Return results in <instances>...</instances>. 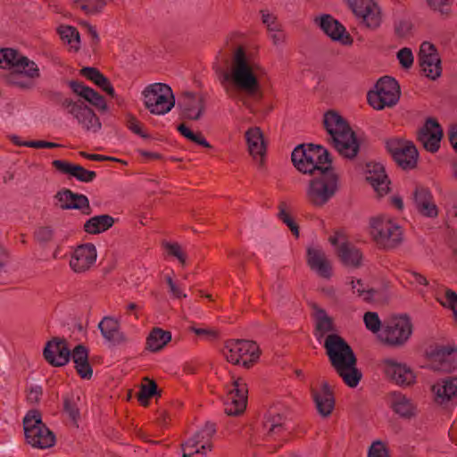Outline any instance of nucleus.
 Returning a JSON list of instances; mask_svg holds the SVG:
<instances>
[{
  "label": "nucleus",
  "instance_id": "47",
  "mask_svg": "<svg viewBox=\"0 0 457 457\" xmlns=\"http://www.w3.org/2000/svg\"><path fill=\"white\" fill-rule=\"evenodd\" d=\"M437 300L443 306L453 311L454 319L457 321V294L451 289H445L442 296H437Z\"/></svg>",
  "mask_w": 457,
  "mask_h": 457
},
{
  "label": "nucleus",
  "instance_id": "62",
  "mask_svg": "<svg viewBox=\"0 0 457 457\" xmlns=\"http://www.w3.org/2000/svg\"><path fill=\"white\" fill-rule=\"evenodd\" d=\"M406 279L411 284L423 285V286L428 285L427 278L423 275H421L416 271L407 272Z\"/></svg>",
  "mask_w": 457,
  "mask_h": 457
},
{
  "label": "nucleus",
  "instance_id": "46",
  "mask_svg": "<svg viewBox=\"0 0 457 457\" xmlns=\"http://www.w3.org/2000/svg\"><path fill=\"white\" fill-rule=\"evenodd\" d=\"M77 5L87 14H96L104 8L106 0H78Z\"/></svg>",
  "mask_w": 457,
  "mask_h": 457
},
{
  "label": "nucleus",
  "instance_id": "6",
  "mask_svg": "<svg viewBox=\"0 0 457 457\" xmlns=\"http://www.w3.org/2000/svg\"><path fill=\"white\" fill-rule=\"evenodd\" d=\"M291 159L295 167L303 173L322 171L331 166L328 151L320 145H300L292 152Z\"/></svg>",
  "mask_w": 457,
  "mask_h": 457
},
{
  "label": "nucleus",
  "instance_id": "61",
  "mask_svg": "<svg viewBox=\"0 0 457 457\" xmlns=\"http://www.w3.org/2000/svg\"><path fill=\"white\" fill-rule=\"evenodd\" d=\"M165 280L170 287V292L175 298H185L187 297L186 294H183L182 290L173 281L172 277L168 275L165 277Z\"/></svg>",
  "mask_w": 457,
  "mask_h": 457
},
{
  "label": "nucleus",
  "instance_id": "2",
  "mask_svg": "<svg viewBox=\"0 0 457 457\" xmlns=\"http://www.w3.org/2000/svg\"><path fill=\"white\" fill-rule=\"evenodd\" d=\"M324 348L331 366L349 387H356L361 379V372L357 369V360L351 346L337 334L328 335Z\"/></svg>",
  "mask_w": 457,
  "mask_h": 457
},
{
  "label": "nucleus",
  "instance_id": "53",
  "mask_svg": "<svg viewBox=\"0 0 457 457\" xmlns=\"http://www.w3.org/2000/svg\"><path fill=\"white\" fill-rule=\"evenodd\" d=\"M63 409L70 418L74 421L79 418V410L76 401L72 397L65 396L63 399Z\"/></svg>",
  "mask_w": 457,
  "mask_h": 457
},
{
  "label": "nucleus",
  "instance_id": "43",
  "mask_svg": "<svg viewBox=\"0 0 457 457\" xmlns=\"http://www.w3.org/2000/svg\"><path fill=\"white\" fill-rule=\"evenodd\" d=\"M144 381L137 393V400L143 406H146L149 399L157 395V384L147 378Z\"/></svg>",
  "mask_w": 457,
  "mask_h": 457
},
{
  "label": "nucleus",
  "instance_id": "32",
  "mask_svg": "<svg viewBox=\"0 0 457 457\" xmlns=\"http://www.w3.org/2000/svg\"><path fill=\"white\" fill-rule=\"evenodd\" d=\"M388 403L393 411L403 419H411L417 414V406L405 395L393 392L388 396Z\"/></svg>",
  "mask_w": 457,
  "mask_h": 457
},
{
  "label": "nucleus",
  "instance_id": "41",
  "mask_svg": "<svg viewBox=\"0 0 457 457\" xmlns=\"http://www.w3.org/2000/svg\"><path fill=\"white\" fill-rule=\"evenodd\" d=\"M204 112V103L201 97L187 99L183 106L181 116L183 119L197 120Z\"/></svg>",
  "mask_w": 457,
  "mask_h": 457
},
{
  "label": "nucleus",
  "instance_id": "48",
  "mask_svg": "<svg viewBox=\"0 0 457 457\" xmlns=\"http://www.w3.org/2000/svg\"><path fill=\"white\" fill-rule=\"evenodd\" d=\"M125 124L128 129L132 133L143 137L149 138V135L143 129V124L132 113H127L125 117Z\"/></svg>",
  "mask_w": 457,
  "mask_h": 457
},
{
  "label": "nucleus",
  "instance_id": "26",
  "mask_svg": "<svg viewBox=\"0 0 457 457\" xmlns=\"http://www.w3.org/2000/svg\"><path fill=\"white\" fill-rule=\"evenodd\" d=\"M264 436L267 441H283L288 435L287 419L281 413L270 411L263 422Z\"/></svg>",
  "mask_w": 457,
  "mask_h": 457
},
{
  "label": "nucleus",
  "instance_id": "50",
  "mask_svg": "<svg viewBox=\"0 0 457 457\" xmlns=\"http://www.w3.org/2000/svg\"><path fill=\"white\" fill-rule=\"evenodd\" d=\"M278 218L290 228L292 233L297 237L299 236V228L291 215L286 211V204L280 203L278 205Z\"/></svg>",
  "mask_w": 457,
  "mask_h": 457
},
{
  "label": "nucleus",
  "instance_id": "54",
  "mask_svg": "<svg viewBox=\"0 0 457 457\" xmlns=\"http://www.w3.org/2000/svg\"><path fill=\"white\" fill-rule=\"evenodd\" d=\"M397 59L404 69H409L413 64V54L410 48L404 47L398 51Z\"/></svg>",
  "mask_w": 457,
  "mask_h": 457
},
{
  "label": "nucleus",
  "instance_id": "45",
  "mask_svg": "<svg viewBox=\"0 0 457 457\" xmlns=\"http://www.w3.org/2000/svg\"><path fill=\"white\" fill-rule=\"evenodd\" d=\"M178 131L185 137L189 141H192L199 145H202L206 148H210L211 145L205 139L201 132H193L185 124H179L177 128Z\"/></svg>",
  "mask_w": 457,
  "mask_h": 457
},
{
  "label": "nucleus",
  "instance_id": "8",
  "mask_svg": "<svg viewBox=\"0 0 457 457\" xmlns=\"http://www.w3.org/2000/svg\"><path fill=\"white\" fill-rule=\"evenodd\" d=\"M337 189L338 178L331 167L327 168L310 181L306 197L312 205L321 207L336 195Z\"/></svg>",
  "mask_w": 457,
  "mask_h": 457
},
{
  "label": "nucleus",
  "instance_id": "30",
  "mask_svg": "<svg viewBox=\"0 0 457 457\" xmlns=\"http://www.w3.org/2000/svg\"><path fill=\"white\" fill-rule=\"evenodd\" d=\"M321 29L333 40L339 41L343 45H351L352 37L346 32L345 28L329 14H324L315 19Z\"/></svg>",
  "mask_w": 457,
  "mask_h": 457
},
{
  "label": "nucleus",
  "instance_id": "29",
  "mask_svg": "<svg viewBox=\"0 0 457 457\" xmlns=\"http://www.w3.org/2000/svg\"><path fill=\"white\" fill-rule=\"evenodd\" d=\"M412 202L416 210L421 215L428 218L437 216V207L428 188L417 186L412 193Z\"/></svg>",
  "mask_w": 457,
  "mask_h": 457
},
{
  "label": "nucleus",
  "instance_id": "21",
  "mask_svg": "<svg viewBox=\"0 0 457 457\" xmlns=\"http://www.w3.org/2000/svg\"><path fill=\"white\" fill-rule=\"evenodd\" d=\"M419 61L426 77L435 80L441 76V60L433 44L426 41L420 45Z\"/></svg>",
  "mask_w": 457,
  "mask_h": 457
},
{
  "label": "nucleus",
  "instance_id": "35",
  "mask_svg": "<svg viewBox=\"0 0 457 457\" xmlns=\"http://www.w3.org/2000/svg\"><path fill=\"white\" fill-rule=\"evenodd\" d=\"M69 85L75 94L84 98L91 104L104 111L107 109L104 98L93 88L79 81H71Z\"/></svg>",
  "mask_w": 457,
  "mask_h": 457
},
{
  "label": "nucleus",
  "instance_id": "22",
  "mask_svg": "<svg viewBox=\"0 0 457 457\" xmlns=\"http://www.w3.org/2000/svg\"><path fill=\"white\" fill-rule=\"evenodd\" d=\"M54 199L56 206L62 210H78L84 215H89L92 212L88 198L85 195L74 193L71 189L64 188L58 191Z\"/></svg>",
  "mask_w": 457,
  "mask_h": 457
},
{
  "label": "nucleus",
  "instance_id": "52",
  "mask_svg": "<svg viewBox=\"0 0 457 457\" xmlns=\"http://www.w3.org/2000/svg\"><path fill=\"white\" fill-rule=\"evenodd\" d=\"M350 284L353 292L357 294L358 296L362 297L365 301H369L373 297V290L367 289L361 279L352 278Z\"/></svg>",
  "mask_w": 457,
  "mask_h": 457
},
{
  "label": "nucleus",
  "instance_id": "19",
  "mask_svg": "<svg viewBox=\"0 0 457 457\" xmlns=\"http://www.w3.org/2000/svg\"><path fill=\"white\" fill-rule=\"evenodd\" d=\"M429 367L433 370L452 372L457 370V349L450 346H436L427 352Z\"/></svg>",
  "mask_w": 457,
  "mask_h": 457
},
{
  "label": "nucleus",
  "instance_id": "40",
  "mask_svg": "<svg viewBox=\"0 0 457 457\" xmlns=\"http://www.w3.org/2000/svg\"><path fill=\"white\" fill-rule=\"evenodd\" d=\"M171 333L161 328H154L146 337L145 348L150 352H159L170 342Z\"/></svg>",
  "mask_w": 457,
  "mask_h": 457
},
{
  "label": "nucleus",
  "instance_id": "57",
  "mask_svg": "<svg viewBox=\"0 0 457 457\" xmlns=\"http://www.w3.org/2000/svg\"><path fill=\"white\" fill-rule=\"evenodd\" d=\"M368 457H389L386 445L380 442H374L370 447Z\"/></svg>",
  "mask_w": 457,
  "mask_h": 457
},
{
  "label": "nucleus",
  "instance_id": "58",
  "mask_svg": "<svg viewBox=\"0 0 457 457\" xmlns=\"http://www.w3.org/2000/svg\"><path fill=\"white\" fill-rule=\"evenodd\" d=\"M191 330L198 337L207 340L216 339L219 337L218 330L212 328H191Z\"/></svg>",
  "mask_w": 457,
  "mask_h": 457
},
{
  "label": "nucleus",
  "instance_id": "11",
  "mask_svg": "<svg viewBox=\"0 0 457 457\" xmlns=\"http://www.w3.org/2000/svg\"><path fill=\"white\" fill-rule=\"evenodd\" d=\"M222 353L228 362L249 368L257 362L261 352L258 345L253 341L230 339L225 342Z\"/></svg>",
  "mask_w": 457,
  "mask_h": 457
},
{
  "label": "nucleus",
  "instance_id": "34",
  "mask_svg": "<svg viewBox=\"0 0 457 457\" xmlns=\"http://www.w3.org/2000/svg\"><path fill=\"white\" fill-rule=\"evenodd\" d=\"M249 154L253 159L262 161L266 153V145L262 129L259 127L249 128L245 133Z\"/></svg>",
  "mask_w": 457,
  "mask_h": 457
},
{
  "label": "nucleus",
  "instance_id": "4",
  "mask_svg": "<svg viewBox=\"0 0 457 457\" xmlns=\"http://www.w3.org/2000/svg\"><path fill=\"white\" fill-rule=\"evenodd\" d=\"M323 123L329 141L338 154L353 159L359 153L360 144L347 121L338 112L328 111L324 114Z\"/></svg>",
  "mask_w": 457,
  "mask_h": 457
},
{
  "label": "nucleus",
  "instance_id": "12",
  "mask_svg": "<svg viewBox=\"0 0 457 457\" xmlns=\"http://www.w3.org/2000/svg\"><path fill=\"white\" fill-rule=\"evenodd\" d=\"M401 89L396 79L385 76L378 80L375 89L367 95L369 104L377 111L395 106L400 100Z\"/></svg>",
  "mask_w": 457,
  "mask_h": 457
},
{
  "label": "nucleus",
  "instance_id": "5",
  "mask_svg": "<svg viewBox=\"0 0 457 457\" xmlns=\"http://www.w3.org/2000/svg\"><path fill=\"white\" fill-rule=\"evenodd\" d=\"M369 234L376 245L384 249L395 248L403 240L402 227L386 215H378L370 219Z\"/></svg>",
  "mask_w": 457,
  "mask_h": 457
},
{
  "label": "nucleus",
  "instance_id": "24",
  "mask_svg": "<svg viewBox=\"0 0 457 457\" xmlns=\"http://www.w3.org/2000/svg\"><path fill=\"white\" fill-rule=\"evenodd\" d=\"M46 361L55 367L67 364L71 358V351L65 339L54 337L48 341L43 352Z\"/></svg>",
  "mask_w": 457,
  "mask_h": 457
},
{
  "label": "nucleus",
  "instance_id": "59",
  "mask_svg": "<svg viewBox=\"0 0 457 457\" xmlns=\"http://www.w3.org/2000/svg\"><path fill=\"white\" fill-rule=\"evenodd\" d=\"M23 146L32 147V148H56L60 147L61 145L44 141V140H35V141H24L22 144H21Z\"/></svg>",
  "mask_w": 457,
  "mask_h": 457
},
{
  "label": "nucleus",
  "instance_id": "15",
  "mask_svg": "<svg viewBox=\"0 0 457 457\" xmlns=\"http://www.w3.org/2000/svg\"><path fill=\"white\" fill-rule=\"evenodd\" d=\"M386 146L401 168L408 170L416 166L418 151L411 141L394 137L386 142Z\"/></svg>",
  "mask_w": 457,
  "mask_h": 457
},
{
  "label": "nucleus",
  "instance_id": "28",
  "mask_svg": "<svg viewBox=\"0 0 457 457\" xmlns=\"http://www.w3.org/2000/svg\"><path fill=\"white\" fill-rule=\"evenodd\" d=\"M98 328L103 337L113 345H120L128 342V337L121 330L119 320L114 317H104L98 324Z\"/></svg>",
  "mask_w": 457,
  "mask_h": 457
},
{
  "label": "nucleus",
  "instance_id": "44",
  "mask_svg": "<svg viewBox=\"0 0 457 457\" xmlns=\"http://www.w3.org/2000/svg\"><path fill=\"white\" fill-rule=\"evenodd\" d=\"M59 34L61 38L70 45L71 48L75 50L79 48V34L75 28L71 26L61 27Z\"/></svg>",
  "mask_w": 457,
  "mask_h": 457
},
{
  "label": "nucleus",
  "instance_id": "36",
  "mask_svg": "<svg viewBox=\"0 0 457 457\" xmlns=\"http://www.w3.org/2000/svg\"><path fill=\"white\" fill-rule=\"evenodd\" d=\"M71 356L75 363V369L82 378L89 379L92 377L93 370L88 362V350L82 345H77Z\"/></svg>",
  "mask_w": 457,
  "mask_h": 457
},
{
  "label": "nucleus",
  "instance_id": "14",
  "mask_svg": "<svg viewBox=\"0 0 457 457\" xmlns=\"http://www.w3.org/2000/svg\"><path fill=\"white\" fill-rule=\"evenodd\" d=\"M61 106L76 119L86 131L96 133L100 130L102 124L99 118L84 102L66 97L62 100Z\"/></svg>",
  "mask_w": 457,
  "mask_h": 457
},
{
  "label": "nucleus",
  "instance_id": "63",
  "mask_svg": "<svg viewBox=\"0 0 457 457\" xmlns=\"http://www.w3.org/2000/svg\"><path fill=\"white\" fill-rule=\"evenodd\" d=\"M42 395V388L40 386H35L29 388L27 393V400L31 404L37 403Z\"/></svg>",
  "mask_w": 457,
  "mask_h": 457
},
{
  "label": "nucleus",
  "instance_id": "38",
  "mask_svg": "<svg viewBox=\"0 0 457 457\" xmlns=\"http://www.w3.org/2000/svg\"><path fill=\"white\" fill-rule=\"evenodd\" d=\"M115 223V220L109 214H101L91 217L83 226L84 231L90 235H97L105 232Z\"/></svg>",
  "mask_w": 457,
  "mask_h": 457
},
{
  "label": "nucleus",
  "instance_id": "3",
  "mask_svg": "<svg viewBox=\"0 0 457 457\" xmlns=\"http://www.w3.org/2000/svg\"><path fill=\"white\" fill-rule=\"evenodd\" d=\"M0 68L10 71L6 82L22 90L34 88L41 77L38 65L12 48L0 49Z\"/></svg>",
  "mask_w": 457,
  "mask_h": 457
},
{
  "label": "nucleus",
  "instance_id": "7",
  "mask_svg": "<svg viewBox=\"0 0 457 457\" xmlns=\"http://www.w3.org/2000/svg\"><path fill=\"white\" fill-rule=\"evenodd\" d=\"M413 325L407 315L393 316L383 321L379 341L391 347H402L411 338Z\"/></svg>",
  "mask_w": 457,
  "mask_h": 457
},
{
  "label": "nucleus",
  "instance_id": "56",
  "mask_svg": "<svg viewBox=\"0 0 457 457\" xmlns=\"http://www.w3.org/2000/svg\"><path fill=\"white\" fill-rule=\"evenodd\" d=\"M261 13L262 21L263 24L266 25L269 32L281 28V24L278 21L277 17L274 14L267 11H262Z\"/></svg>",
  "mask_w": 457,
  "mask_h": 457
},
{
  "label": "nucleus",
  "instance_id": "23",
  "mask_svg": "<svg viewBox=\"0 0 457 457\" xmlns=\"http://www.w3.org/2000/svg\"><path fill=\"white\" fill-rule=\"evenodd\" d=\"M383 370L386 378L401 386H408L415 382L412 370L405 363L398 362L393 359H386L382 362Z\"/></svg>",
  "mask_w": 457,
  "mask_h": 457
},
{
  "label": "nucleus",
  "instance_id": "31",
  "mask_svg": "<svg viewBox=\"0 0 457 457\" xmlns=\"http://www.w3.org/2000/svg\"><path fill=\"white\" fill-rule=\"evenodd\" d=\"M52 166L61 174L74 178L83 183L92 182L96 178L95 171L64 160H54L52 162Z\"/></svg>",
  "mask_w": 457,
  "mask_h": 457
},
{
  "label": "nucleus",
  "instance_id": "20",
  "mask_svg": "<svg viewBox=\"0 0 457 457\" xmlns=\"http://www.w3.org/2000/svg\"><path fill=\"white\" fill-rule=\"evenodd\" d=\"M97 251L91 244H83L77 246L71 254L69 265L73 272L81 274L88 271L96 263Z\"/></svg>",
  "mask_w": 457,
  "mask_h": 457
},
{
  "label": "nucleus",
  "instance_id": "1",
  "mask_svg": "<svg viewBox=\"0 0 457 457\" xmlns=\"http://www.w3.org/2000/svg\"><path fill=\"white\" fill-rule=\"evenodd\" d=\"M264 71L242 46H238L232 56L229 70L222 74L220 84L226 93L232 96V88L244 94L239 101L249 111L255 113L251 99L258 102L263 97L260 78Z\"/></svg>",
  "mask_w": 457,
  "mask_h": 457
},
{
  "label": "nucleus",
  "instance_id": "16",
  "mask_svg": "<svg viewBox=\"0 0 457 457\" xmlns=\"http://www.w3.org/2000/svg\"><path fill=\"white\" fill-rule=\"evenodd\" d=\"M215 433L213 424H206L182 445L183 457L205 456L212 451V437Z\"/></svg>",
  "mask_w": 457,
  "mask_h": 457
},
{
  "label": "nucleus",
  "instance_id": "10",
  "mask_svg": "<svg viewBox=\"0 0 457 457\" xmlns=\"http://www.w3.org/2000/svg\"><path fill=\"white\" fill-rule=\"evenodd\" d=\"M142 96L145 107L154 115H164L175 105V96L170 87L163 83L148 85Z\"/></svg>",
  "mask_w": 457,
  "mask_h": 457
},
{
  "label": "nucleus",
  "instance_id": "64",
  "mask_svg": "<svg viewBox=\"0 0 457 457\" xmlns=\"http://www.w3.org/2000/svg\"><path fill=\"white\" fill-rule=\"evenodd\" d=\"M53 234V229L51 228L42 227L37 230L36 237L38 241L46 242L52 239Z\"/></svg>",
  "mask_w": 457,
  "mask_h": 457
},
{
  "label": "nucleus",
  "instance_id": "55",
  "mask_svg": "<svg viewBox=\"0 0 457 457\" xmlns=\"http://www.w3.org/2000/svg\"><path fill=\"white\" fill-rule=\"evenodd\" d=\"M80 74L93 83L99 84V81L104 78V74L99 70L94 67H84L80 70Z\"/></svg>",
  "mask_w": 457,
  "mask_h": 457
},
{
  "label": "nucleus",
  "instance_id": "60",
  "mask_svg": "<svg viewBox=\"0 0 457 457\" xmlns=\"http://www.w3.org/2000/svg\"><path fill=\"white\" fill-rule=\"evenodd\" d=\"M411 29L412 24L410 21L407 20H401L395 26V33L400 37H405L411 32Z\"/></svg>",
  "mask_w": 457,
  "mask_h": 457
},
{
  "label": "nucleus",
  "instance_id": "33",
  "mask_svg": "<svg viewBox=\"0 0 457 457\" xmlns=\"http://www.w3.org/2000/svg\"><path fill=\"white\" fill-rule=\"evenodd\" d=\"M312 397L319 413L323 417H328L335 406V399L332 391L327 382H322L321 387L312 389Z\"/></svg>",
  "mask_w": 457,
  "mask_h": 457
},
{
  "label": "nucleus",
  "instance_id": "17",
  "mask_svg": "<svg viewBox=\"0 0 457 457\" xmlns=\"http://www.w3.org/2000/svg\"><path fill=\"white\" fill-rule=\"evenodd\" d=\"M328 241L333 246L337 247V254L345 266L355 269L361 265L362 253L356 246L347 242L343 232H335L328 237Z\"/></svg>",
  "mask_w": 457,
  "mask_h": 457
},
{
  "label": "nucleus",
  "instance_id": "27",
  "mask_svg": "<svg viewBox=\"0 0 457 457\" xmlns=\"http://www.w3.org/2000/svg\"><path fill=\"white\" fill-rule=\"evenodd\" d=\"M306 262L310 269L323 278L332 276V265L325 252L318 246H309L306 250Z\"/></svg>",
  "mask_w": 457,
  "mask_h": 457
},
{
  "label": "nucleus",
  "instance_id": "42",
  "mask_svg": "<svg viewBox=\"0 0 457 457\" xmlns=\"http://www.w3.org/2000/svg\"><path fill=\"white\" fill-rule=\"evenodd\" d=\"M316 332L315 336L318 340L326 334L334 330L333 320L328 316L323 309H317L315 312Z\"/></svg>",
  "mask_w": 457,
  "mask_h": 457
},
{
  "label": "nucleus",
  "instance_id": "25",
  "mask_svg": "<svg viewBox=\"0 0 457 457\" xmlns=\"http://www.w3.org/2000/svg\"><path fill=\"white\" fill-rule=\"evenodd\" d=\"M443 129L435 119H428L418 134V139L427 151L436 153L440 147Z\"/></svg>",
  "mask_w": 457,
  "mask_h": 457
},
{
  "label": "nucleus",
  "instance_id": "18",
  "mask_svg": "<svg viewBox=\"0 0 457 457\" xmlns=\"http://www.w3.org/2000/svg\"><path fill=\"white\" fill-rule=\"evenodd\" d=\"M247 386L240 378L233 379L224 401V411L229 416H237L244 412L247 403Z\"/></svg>",
  "mask_w": 457,
  "mask_h": 457
},
{
  "label": "nucleus",
  "instance_id": "49",
  "mask_svg": "<svg viewBox=\"0 0 457 457\" xmlns=\"http://www.w3.org/2000/svg\"><path fill=\"white\" fill-rule=\"evenodd\" d=\"M364 324L370 331L372 333H380L383 322H381L377 312H368L363 316Z\"/></svg>",
  "mask_w": 457,
  "mask_h": 457
},
{
  "label": "nucleus",
  "instance_id": "39",
  "mask_svg": "<svg viewBox=\"0 0 457 457\" xmlns=\"http://www.w3.org/2000/svg\"><path fill=\"white\" fill-rule=\"evenodd\" d=\"M367 179L378 195H386L389 190V180L381 164H374L373 170H369Z\"/></svg>",
  "mask_w": 457,
  "mask_h": 457
},
{
  "label": "nucleus",
  "instance_id": "9",
  "mask_svg": "<svg viewBox=\"0 0 457 457\" xmlns=\"http://www.w3.org/2000/svg\"><path fill=\"white\" fill-rule=\"evenodd\" d=\"M26 441L38 449H47L54 445V434L42 422L41 414L37 410L29 411L23 419Z\"/></svg>",
  "mask_w": 457,
  "mask_h": 457
},
{
  "label": "nucleus",
  "instance_id": "13",
  "mask_svg": "<svg viewBox=\"0 0 457 457\" xmlns=\"http://www.w3.org/2000/svg\"><path fill=\"white\" fill-rule=\"evenodd\" d=\"M346 2L361 25L371 30L381 26L382 11L375 0H347Z\"/></svg>",
  "mask_w": 457,
  "mask_h": 457
},
{
  "label": "nucleus",
  "instance_id": "51",
  "mask_svg": "<svg viewBox=\"0 0 457 457\" xmlns=\"http://www.w3.org/2000/svg\"><path fill=\"white\" fill-rule=\"evenodd\" d=\"M165 249L167 253L176 258L182 266L186 265L187 253L178 243H166Z\"/></svg>",
  "mask_w": 457,
  "mask_h": 457
},
{
  "label": "nucleus",
  "instance_id": "37",
  "mask_svg": "<svg viewBox=\"0 0 457 457\" xmlns=\"http://www.w3.org/2000/svg\"><path fill=\"white\" fill-rule=\"evenodd\" d=\"M432 392L436 395V402L443 403L453 398H457V376L432 386Z\"/></svg>",
  "mask_w": 457,
  "mask_h": 457
}]
</instances>
